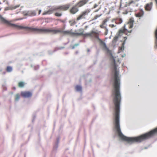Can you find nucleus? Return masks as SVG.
Wrapping results in <instances>:
<instances>
[{
	"instance_id": "nucleus-33",
	"label": "nucleus",
	"mask_w": 157,
	"mask_h": 157,
	"mask_svg": "<svg viewBox=\"0 0 157 157\" xmlns=\"http://www.w3.org/2000/svg\"><path fill=\"white\" fill-rule=\"evenodd\" d=\"M107 21V19H105L104 20V21H103V25H105V24L106 23Z\"/></svg>"
},
{
	"instance_id": "nucleus-17",
	"label": "nucleus",
	"mask_w": 157,
	"mask_h": 157,
	"mask_svg": "<svg viewBox=\"0 0 157 157\" xmlns=\"http://www.w3.org/2000/svg\"><path fill=\"white\" fill-rule=\"evenodd\" d=\"M128 30L126 28H125V29H120V30L119 31V32H118L119 35H120V33H125V31L127 32L128 31Z\"/></svg>"
},
{
	"instance_id": "nucleus-44",
	"label": "nucleus",
	"mask_w": 157,
	"mask_h": 157,
	"mask_svg": "<svg viewBox=\"0 0 157 157\" xmlns=\"http://www.w3.org/2000/svg\"><path fill=\"white\" fill-rule=\"evenodd\" d=\"M79 45V44L77 43V44H75L74 45L75 47V46L77 47V46H78Z\"/></svg>"
},
{
	"instance_id": "nucleus-25",
	"label": "nucleus",
	"mask_w": 157,
	"mask_h": 157,
	"mask_svg": "<svg viewBox=\"0 0 157 157\" xmlns=\"http://www.w3.org/2000/svg\"><path fill=\"white\" fill-rule=\"evenodd\" d=\"M119 51H123L124 49V47H123L122 46L121 47H119Z\"/></svg>"
},
{
	"instance_id": "nucleus-55",
	"label": "nucleus",
	"mask_w": 157,
	"mask_h": 157,
	"mask_svg": "<svg viewBox=\"0 0 157 157\" xmlns=\"http://www.w3.org/2000/svg\"><path fill=\"white\" fill-rule=\"evenodd\" d=\"M97 146L98 147L100 148V147L98 144H97Z\"/></svg>"
},
{
	"instance_id": "nucleus-18",
	"label": "nucleus",
	"mask_w": 157,
	"mask_h": 157,
	"mask_svg": "<svg viewBox=\"0 0 157 157\" xmlns=\"http://www.w3.org/2000/svg\"><path fill=\"white\" fill-rule=\"evenodd\" d=\"M128 30L126 28H125V29H120V30L119 31V32H118L119 35H120V33H125V31L127 32L128 31Z\"/></svg>"
},
{
	"instance_id": "nucleus-9",
	"label": "nucleus",
	"mask_w": 157,
	"mask_h": 157,
	"mask_svg": "<svg viewBox=\"0 0 157 157\" xmlns=\"http://www.w3.org/2000/svg\"><path fill=\"white\" fill-rule=\"evenodd\" d=\"M118 34V35L116 36L114 38H113L112 41V43L114 45V46H115V44L116 42L117 41L118 39L119 38V36H120V35H119V33H118L117 34Z\"/></svg>"
},
{
	"instance_id": "nucleus-34",
	"label": "nucleus",
	"mask_w": 157,
	"mask_h": 157,
	"mask_svg": "<svg viewBox=\"0 0 157 157\" xmlns=\"http://www.w3.org/2000/svg\"><path fill=\"white\" fill-rule=\"evenodd\" d=\"M126 41L125 40H124V41H123V43L122 44V46H123V47H124V45L125 44Z\"/></svg>"
},
{
	"instance_id": "nucleus-39",
	"label": "nucleus",
	"mask_w": 157,
	"mask_h": 157,
	"mask_svg": "<svg viewBox=\"0 0 157 157\" xmlns=\"http://www.w3.org/2000/svg\"><path fill=\"white\" fill-rule=\"evenodd\" d=\"M2 86L3 87V88L5 90H6V87L5 86V85H2Z\"/></svg>"
},
{
	"instance_id": "nucleus-19",
	"label": "nucleus",
	"mask_w": 157,
	"mask_h": 157,
	"mask_svg": "<svg viewBox=\"0 0 157 157\" xmlns=\"http://www.w3.org/2000/svg\"><path fill=\"white\" fill-rule=\"evenodd\" d=\"M83 17L84 16L83 15V14L82 13L77 18V20L78 21L80 20L82 18H84V17Z\"/></svg>"
},
{
	"instance_id": "nucleus-24",
	"label": "nucleus",
	"mask_w": 157,
	"mask_h": 157,
	"mask_svg": "<svg viewBox=\"0 0 157 157\" xmlns=\"http://www.w3.org/2000/svg\"><path fill=\"white\" fill-rule=\"evenodd\" d=\"M129 23L130 24H133L134 22V19L133 18H130L129 21Z\"/></svg>"
},
{
	"instance_id": "nucleus-2",
	"label": "nucleus",
	"mask_w": 157,
	"mask_h": 157,
	"mask_svg": "<svg viewBox=\"0 0 157 157\" xmlns=\"http://www.w3.org/2000/svg\"><path fill=\"white\" fill-rule=\"evenodd\" d=\"M24 29L33 32H36L38 33H48L53 32L55 34L58 33H61L62 30H60L50 29H38L33 28L30 27L25 26Z\"/></svg>"
},
{
	"instance_id": "nucleus-3",
	"label": "nucleus",
	"mask_w": 157,
	"mask_h": 157,
	"mask_svg": "<svg viewBox=\"0 0 157 157\" xmlns=\"http://www.w3.org/2000/svg\"><path fill=\"white\" fill-rule=\"evenodd\" d=\"M69 5H65L60 6H59L53 7L50 8L47 11L44 12L43 13V15H45L47 14H50L52 13L53 12L58 10H67L69 8Z\"/></svg>"
},
{
	"instance_id": "nucleus-5",
	"label": "nucleus",
	"mask_w": 157,
	"mask_h": 157,
	"mask_svg": "<svg viewBox=\"0 0 157 157\" xmlns=\"http://www.w3.org/2000/svg\"><path fill=\"white\" fill-rule=\"evenodd\" d=\"M89 0H81L78 2L77 4L74 6L70 10V12L73 14L75 13L78 11V9L76 7L77 5H78L79 7H81L86 3Z\"/></svg>"
},
{
	"instance_id": "nucleus-14",
	"label": "nucleus",
	"mask_w": 157,
	"mask_h": 157,
	"mask_svg": "<svg viewBox=\"0 0 157 157\" xmlns=\"http://www.w3.org/2000/svg\"><path fill=\"white\" fill-rule=\"evenodd\" d=\"M25 85V82L23 81H20L18 82V86L19 87L23 88Z\"/></svg>"
},
{
	"instance_id": "nucleus-53",
	"label": "nucleus",
	"mask_w": 157,
	"mask_h": 157,
	"mask_svg": "<svg viewBox=\"0 0 157 157\" xmlns=\"http://www.w3.org/2000/svg\"><path fill=\"white\" fill-rule=\"evenodd\" d=\"M128 12L127 11H126L125 12V13H124L125 14H127L128 13Z\"/></svg>"
},
{
	"instance_id": "nucleus-51",
	"label": "nucleus",
	"mask_w": 157,
	"mask_h": 157,
	"mask_svg": "<svg viewBox=\"0 0 157 157\" xmlns=\"http://www.w3.org/2000/svg\"><path fill=\"white\" fill-rule=\"evenodd\" d=\"M90 50L89 49H87V51L88 52H90Z\"/></svg>"
},
{
	"instance_id": "nucleus-60",
	"label": "nucleus",
	"mask_w": 157,
	"mask_h": 157,
	"mask_svg": "<svg viewBox=\"0 0 157 157\" xmlns=\"http://www.w3.org/2000/svg\"><path fill=\"white\" fill-rule=\"evenodd\" d=\"M147 148H148V147H144V149H147Z\"/></svg>"
},
{
	"instance_id": "nucleus-8",
	"label": "nucleus",
	"mask_w": 157,
	"mask_h": 157,
	"mask_svg": "<svg viewBox=\"0 0 157 157\" xmlns=\"http://www.w3.org/2000/svg\"><path fill=\"white\" fill-rule=\"evenodd\" d=\"M152 2L147 4L145 7V10L148 11H150L152 8Z\"/></svg>"
},
{
	"instance_id": "nucleus-61",
	"label": "nucleus",
	"mask_w": 157,
	"mask_h": 157,
	"mask_svg": "<svg viewBox=\"0 0 157 157\" xmlns=\"http://www.w3.org/2000/svg\"><path fill=\"white\" fill-rule=\"evenodd\" d=\"M61 21L63 23H65V21Z\"/></svg>"
},
{
	"instance_id": "nucleus-32",
	"label": "nucleus",
	"mask_w": 157,
	"mask_h": 157,
	"mask_svg": "<svg viewBox=\"0 0 157 157\" xmlns=\"http://www.w3.org/2000/svg\"><path fill=\"white\" fill-rule=\"evenodd\" d=\"M13 8L12 7H7L5 8V10H11V9Z\"/></svg>"
},
{
	"instance_id": "nucleus-64",
	"label": "nucleus",
	"mask_w": 157,
	"mask_h": 157,
	"mask_svg": "<svg viewBox=\"0 0 157 157\" xmlns=\"http://www.w3.org/2000/svg\"><path fill=\"white\" fill-rule=\"evenodd\" d=\"M120 52H121L120 51H119V50L118 53H120Z\"/></svg>"
},
{
	"instance_id": "nucleus-15",
	"label": "nucleus",
	"mask_w": 157,
	"mask_h": 157,
	"mask_svg": "<svg viewBox=\"0 0 157 157\" xmlns=\"http://www.w3.org/2000/svg\"><path fill=\"white\" fill-rule=\"evenodd\" d=\"M90 10H91L90 9H87L85 10V11H83L82 13L83 15L84 16L86 15H88V13L90 12Z\"/></svg>"
},
{
	"instance_id": "nucleus-47",
	"label": "nucleus",
	"mask_w": 157,
	"mask_h": 157,
	"mask_svg": "<svg viewBox=\"0 0 157 157\" xmlns=\"http://www.w3.org/2000/svg\"><path fill=\"white\" fill-rule=\"evenodd\" d=\"M41 10H39V14H40L41 13Z\"/></svg>"
},
{
	"instance_id": "nucleus-36",
	"label": "nucleus",
	"mask_w": 157,
	"mask_h": 157,
	"mask_svg": "<svg viewBox=\"0 0 157 157\" xmlns=\"http://www.w3.org/2000/svg\"><path fill=\"white\" fill-rule=\"evenodd\" d=\"M134 2V1H133V0H132L131 2H130L129 3H128V6H129L131 4H132V3H133Z\"/></svg>"
},
{
	"instance_id": "nucleus-27",
	"label": "nucleus",
	"mask_w": 157,
	"mask_h": 157,
	"mask_svg": "<svg viewBox=\"0 0 157 157\" xmlns=\"http://www.w3.org/2000/svg\"><path fill=\"white\" fill-rule=\"evenodd\" d=\"M20 6V5H17L15 6H13V7L12 8H11V9L12 10H13V9H16V8L19 7Z\"/></svg>"
},
{
	"instance_id": "nucleus-37",
	"label": "nucleus",
	"mask_w": 157,
	"mask_h": 157,
	"mask_svg": "<svg viewBox=\"0 0 157 157\" xmlns=\"http://www.w3.org/2000/svg\"><path fill=\"white\" fill-rule=\"evenodd\" d=\"M133 24H130L129 28L130 29L132 28L133 27Z\"/></svg>"
},
{
	"instance_id": "nucleus-57",
	"label": "nucleus",
	"mask_w": 157,
	"mask_h": 157,
	"mask_svg": "<svg viewBox=\"0 0 157 157\" xmlns=\"http://www.w3.org/2000/svg\"><path fill=\"white\" fill-rule=\"evenodd\" d=\"M139 13L140 14H141V10H140V12Z\"/></svg>"
},
{
	"instance_id": "nucleus-35",
	"label": "nucleus",
	"mask_w": 157,
	"mask_h": 157,
	"mask_svg": "<svg viewBox=\"0 0 157 157\" xmlns=\"http://www.w3.org/2000/svg\"><path fill=\"white\" fill-rule=\"evenodd\" d=\"M76 23V22L75 21H74L72 23H71V25L73 26V25H74Z\"/></svg>"
},
{
	"instance_id": "nucleus-11",
	"label": "nucleus",
	"mask_w": 157,
	"mask_h": 157,
	"mask_svg": "<svg viewBox=\"0 0 157 157\" xmlns=\"http://www.w3.org/2000/svg\"><path fill=\"white\" fill-rule=\"evenodd\" d=\"M75 89L76 91L78 92H81L82 88L81 86L77 85L76 86Z\"/></svg>"
},
{
	"instance_id": "nucleus-6",
	"label": "nucleus",
	"mask_w": 157,
	"mask_h": 157,
	"mask_svg": "<svg viewBox=\"0 0 157 157\" xmlns=\"http://www.w3.org/2000/svg\"><path fill=\"white\" fill-rule=\"evenodd\" d=\"M21 96L25 98H29L32 96V93L29 91H21Z\"/></svg>"
},
{
	"instance_id": "nucleus-22",
	"label": "nucleus",
	"mask_w": 157,
	"mask_h": 157,
	"mask_svg": "<svg viewBox=\"0 0 157 157\" xmlns=\"http://www.w3.org/2000/svg\"><path fill=\"white\" fill-rule=\"evenodd\" d=\"M55 15L57 17H60L62 15V14L61 13L56 12L55 13Z\"/></svg>"
},
{
	"instance_id": "nucleus-62",
	"label": "nucleus",
	"mask_w": 157,
	"mask_h": 157,
	"mask_svg": "<svg viewBox=\"0 0 157 157\" xmlns=\"http://www.w3.org/2000/svg\"><path fill=\"white\" fill-rule=\"evenodd\" d=\"M13 89L14 90H15L16 89V87H13Z\"/></svg>"
},
{
	"instance_id": "nucleus-16",
	"label": "nucleus",
	"mask_w": 157,
	"mask_h": 157,
	"mask_svg": "<svg viewBox=\"0 0 157 157\" xmlns=\"http://www.w3.org/2000/svg\"><path fill=\"white\" fill-rule=\"evenodd\" d=\"M13 68L12 67L10 66H8L6 67V71L7 72H11L12 71Z\"/></svg>"
},
{
	"instance_id": "nucleus-43",
	"label": "nucleus",
	"mask_w": 157,
	"mask_h": 157,
	"mask_svg": "<svg viewBox=\"0 0 157 157\" xmlns=\"http://www.w3.org/2000/svg\"><path fill=\"white\" fill-rule=\"evenodd\" d=\"M92 34V33H96V32H95V31H94V30H92L91 31V33Z\"/></svg>"
},
{
	"instance_id": "nucleus-23",
	"label": "nucleus",
	"mask_w": 157,
	"mask_h": 157,
	"mask_svg": "<svg viewBox=\"0 0 157 157\" xmlns=\"http://www.w3.org/2000/svg\"><path fill=\"white\" fill-rule=\"evenodd\" d=\"M83 35L85 36H92V34L91 33H87L86 34H84V35Z\"/></svg>"
},
{
	"instance_id": "nucleus-63",
	"label": "nucleus",
	"mask_w": 157,
	"mask_h": 157,
	"mask_svg": "<svg viewBox=\"0 0 157 157\" xmlns=\"http://www.w3.org/2000/svg\"><path fill=\"white\" fill-rule=\"evenodd\" d=\"M69 41L67 42V43H65L64 44V45H66V44H67L68 43Z\"/></svg>"
},
{
	"instance_id": "nucleus-46",
	"label": "nucleus",
	"mask_w": 157,
	"mask_h": 157,
	"mask_svg": "<svg viewBox=\"0 0 157 157\" xmlns=\"http://www.w3.org/2000/svg\"><path fill=\"white\" fill-rule=\"evenodd\" d=\"M110 26H111V25H110ZM115 25H114V24H112V25H111V27L112 28H113V27H115Z\"/></svg>"
},
{
	"instance_id": "nucleus-54",
	"label": "nucleus",
	"mask_w": 157,
	"mask_h": 157,
	"mask_svg": "<svg viewBox=\"0 0 157 157\" xmlns=\"http://www.w3.org/2000/svg\"><path fill=\"white\" fill-rule=\"evenodd\" d=\"M125 27H126V25L125 24L123 27L124 29H125V28H126Z\"/></svg>"
},
{
	"instance_id": "nucleus-26",
	"label": "nucleus",
	"mask_w": 157,
	"mask_h": 157,
	"mask_svg": "<svg viewBox=\"0 0 157 157\" xmlns=\"http://www.w3.org/2000/svg\"><path fill=\"white\" fill-rule=\"evenodd\" d=\"M57 51V50L56 49H55L54 50H53L52 52H50V51H48V53H49V54L50 55H52V54L54 52H55L56 51Z\"/></svg>"
},
{
	"instance_id": "nucleus-42",
	"label": "nucleus",
	"mask_w": 157,
	"mask_h": 157,
	"mask_svg": "<svg viewBox=\"0 0 157 157\" xmlns=\"http://www.w3.org/2000/svg\"><path fill=\"white\" fill-rule=\"evenodd\" d=\"M64 48V47H61L59 48H58V49H61H61H63Z\"/></svg>"
},
{
	"instance_id": "nucleus-50",
	"label": "nucleus",
	"mask_w": 157,
	"mask_h": 157,
	"mask_svg": "<svg viewBox=\"0 0 157 157\" xmlns=\"http://www.w3.org/2000/svg\"><path fill=\"white\" fill-rule=\"evenodd\" d=\"M75 46H74V45H73L72 47V49H74L75 48Z\"/></svg>"
},
{
	"instance_id": "nucleus-13",
	"label": "nucleus",
	"mask_w": 157,
	"mask_h": 157,
	"mask_svg": "<svg viewBox=\"0 0 157 157\" xmlns=\"http://www.w3.org/2000/svg\"><path fill=\"white\" fill-rule=\"evenodd\" d=\"M141 14H140L139 13L136 14V16L137 17H142L144 14V11L142 9L141 10Z\"/></svg>"
},
{
	"instance_id": "nucleus-7",
	"label": "nucleus",
	"mask_w": 157,
	"mask_h": 157,
	"mask_svg": "<svg viewBox=\"0 0 157 157\" xmlns=\"http://www.w3.org/2000/svg\"><path fill=\"white\" fill-rule=\"evenodd\" d=\"M23 14L25 16H33L36 15V12L35 10L25 11L23 12Z\"/></svg>"
},
{
	"instance_id": "nucleus-45",
	"label": "nucleus",
	"mask_w": 157,
	"mask_h": 157,
	"mask_svg": "<svg viewBox=\"0 0 157 157\" xmlns=\"http://www.w3.org/2000/svg\"><path fill=\"white\" fill-rule=\"evenodd\" d=\"M39 68V66L38 65L37 67H35V70H37Z\"/></svg>"
},
{
	"instance_id": "nucleus-38",
	"label": "nucleus",
	"mask_w": 157,
	"mask_h": 157,
	"mask_svg": "<svg viewBox=\"0 0 157 157\" xmlns=\"http://www.w3.org/2000/svg\"><path fill=\"white\" fill-rule=\"evenodd\" d=\"M103 25H104L103 24H102V25H100V27L101 28H105V27H106L104 26Z\"/></svg>"
},
{
	"instance_id": "nucleus-48",
	"label": "nucleus",
	"mask_w": 157,
	"mask_h": 157,
	"mask_svg": "<svg viewBox=\"0 0 157 157\" xmlns=\"http://www.w3.org/2000/svg\"><path fill=\"white\" fill-rule=\"evenodd\" d=\"M124 38L125 39L124 40H125V41H126V40L127 39V36H125V37H124Z\"/></svg>"
},
{
	"instance_id": "nucleus-28",
	"label": "nucleus",
	"mask_w": 157,
	"mask_h": 157,
	"mask_svg": "<svg viewBox=\"0 0 157 157\" xmlns=\"http://www.w3.org/2000/svg\"><path fill=\"white\" fill-rule=\"evenodd\" d=\"M59 137H57L56 139V141L55 143L56 144H59Z\"/></svg>"
},
{
	"instance_id": "nucleus-40",
	"label": "nucleus",
	"mask_w": 157,
	"mask_h": 157,
	"mask_svg": "<svg viewBox=\"0 0 157 157\" xmlns=\"http://www.w3.org/2000/svg\"><path fill=\"white\" fill-rule=\"evenodd\" d=\"M79 32H80V31H83V29H82V28H80V29H79L78 30Z\"/></svg>"
},
{
	"instance_id": "nucleus-1",
	"label": "nucleus",
	"mask_w": 157,
	"mask_h": 157,
	"mask_svg": "<svg viewBox=\"0 0 157 157\" xmlns=\"http://www.w3.org/2000/svg\"><path fill=\"white\" fill-rule=\"evenodd\" d=\"M101 44L103 46V48L106 50L107 53L109 54L113 60L112 66L114 72L113 78V103L114 107H120V104L121 100V96L120 91V79L119 76V71L117 70V65L116 63L115 59L113 56L111 51L106 46V43L103 41H100Z\"/></svg>"
},
{
	"instance_id": "nucleus-21",
	"label": "nucleus",
	"mask_w": 157,
	"mask_h": 157,
	"mask_svg": "<svg viewBox=\"0 0 157 157\" xmlns=\"http://www.w3.org/2000/svg\"><path fill=\"white\" fill-rule=\"evenodd\" d=\"M58 144H55V145L53 147V150H55V151H56V150L58 148Z\"/></svg>"
},
{
	"instance_id": "nucleus-4",
	"label": "nucleus",
	"mask_w": 157,
	"mask_h": 157,
	"mask_svg": "<svg viewBox=\"0 0 157 157\" xmlns=\"http://www.w3.org/2000/svg\"><path fill=\"white\" fill-rule=\"evenodd\" d=\"M1 8H0V11L1 10ZM0 19L1 20V21L4 22V23L6 24L9 26H10L11 27H13L14 28H17L19 29H24L25 26H24L20 25H17L16 24L12 23L10 21L7 20L6 19H5L4 18L2 17L0 14Z\"/></svg>"
},
{
	"instance_id": "nucleus-41",
	"label": "nucleus",
	"mask_w": 157,
	"mask_h": 157,
	"mask_svg": "<svg viewBox=\"0 0 157 157\" xmlns=\"http://www.w3.org/2000/svg\"><path fill=\"white\" fill-rule=\"evenodd\" d=\"M98 6V5L97 4H95L94 5V8H96L97 6Z\"/></svg>"
},
{
	"instance_id": "nucleus-10",
	"label": "nucleus",
	"mask_w": 157,
	"mask_h": 157,
	"mask_svg": "<svg viewBox=\"0 0 157 157\" xmlns=\"http://www.w3.org/2000/svg\"><path fill=\"white\" fill-rule=\"evenodd\" d=\"M72 34L73 36L74 35H76L77 36H80L84 35V34L83 33V31H82L80 33L72 32Z\"/></svg>"
},
{
	"instance_id": "nucleus-31",
	"label": "nucleus",
	"mask_w": 157,
	"mask_h": 157,
	"mask_svg": "<svg viewBox=\"0 0 157 157\" xmlns=\"http://www.w3.org/2000/svg\"><path fill=\"white\" fill-rule=\"evenodd\" d=\"M105 35H107L108 33V30L106 27H105Z\"/></svg>"
},
{
	"instance_id": "nucleus-30",
	"label": "nucleus",
	"mask_w": 157,
	"mask_h": 157,
	"mask_svg": "<svg viewBox=\"0 0 157 157\" xmlns=\"http://www.w3.org/2000/svg\"><path fill=\"white\" fill-rule=\"evenodd\" d=\"M102 15V14H101L99 15H96L95 16L94 18V19L96 20V19L100 17V16H101Z\"/></svg>"
},
{
	"instance_id": "nucleus-52",
	"label": "nucleus",
	"mask_w": 157,
	"mask_h": 157,
	"mask_svg": "<svg viewBox=\"0 0 157 157\" xmlns=\"http://www.w3.org/2000/svg\"><path fill=\"white\" fill-rule=\"evenodd\" d=\"M125 56V54H124L123 55H122V57H124Z\"/></svg>"
},
{
	"instance_id": "nucleus-58",
	"label": "nucleus",
	"mask_w": 157,
	"mask_h": 157,
	"mask_svg": "<svg viewBox=\"0 0 157 157\" xmlns=\"http://www.w3.org/2000/svg\"><path fill=\"white\" fill-rule=\"evenodd\" d=\"M35 116H34V117H33V121H32L33 122V121L35 119Z\"/></svg>"
},
{
	"instance_id": "nucleus-12",
	"label": "nucleus",
	"mask_w": 157,
	"mask_h": 157,
	"mask_svg": "<svg viewBox=\"0 0 157 157\" xmlns=\"http://www.w3.org/2000/svg\"><path fill=\"white\" fill-rule=\"evenodd\" d=\"M61 33H63L64 35H72V32H71V31H69L68 30L66 31H62Z\"/></svg>"
},
{
	"instance_id": "nucleus-59",
	"label": "nucleus",
	"mask_w": 157,
	"mask_h": 157,
	"mask_svg": "<svg viewBox=\"0 0 157 157\" xmlns=\"http://www.w3.org/2000/svg\"><path fill=\"white\" fill-rule=\"evenodd\" d=\"M91 81H92L91 79H90L89 80V82H91Z\"/></svg>"
},
{
	"instance_id": "nucleus-20",
	"label": "nucleus",
	"mask_w": 157,
	"mask_h": 157,
	"mask_svg": "<svg viewBox=\"0 0 157 157\" xmlns=\"http://www.w3.org/2000/svg\"><path fill=\"white\" fill-rule=\"evenodd\" d=\"M20 98V96L18 94H17L16 95V98L15 100L16 101H18Z\"/></svg>"
},
{
	"instance_id": "nucleus-49",
	"label": "nucleus",
	"mask_w": 157,
	"mask_h": 157,
	"mask_svg": "<svg viewBox=\"0 0 157 157\" xmlns=\"http://www.w3.org/2000/svg\"><path fill=\"white\" fill-rule=\"evenodd\" d=\"M132 31V30H130V31H128H128H127V32H128V33H131Z\"/></svg>"
},
{
	"instance_id": "nucleus-29",
	"label": "nucleus",
	"mask_w": 157,
	"mask_h": 157,
	"mask_svg": "<svg viewBox=\"0 0 157 157\" xmlns=\"http://www.w3.org/2000/svg\"><path fill=\"white\" fill-rule=\"evenodd\" d=\"M59 137H57L56 139V141L55 143L56 144H59Z\"/></svg>"
},
{
	"instance_id": "nucleus-56",
	"label": "nucleus",
	"mask_w": 157,
	"mask_h": 157,
	"mask_svg": "<svg viewBox=\"0 0 157 157\" xmlns=\"http://www.w3.org/2000/svg\"><path fill=\"white\" fill-rule=\"evenodd\" d=\"M128 6V5L127 4H126L124 6V7H127Z\"/></svg>"
}]
</instances>
